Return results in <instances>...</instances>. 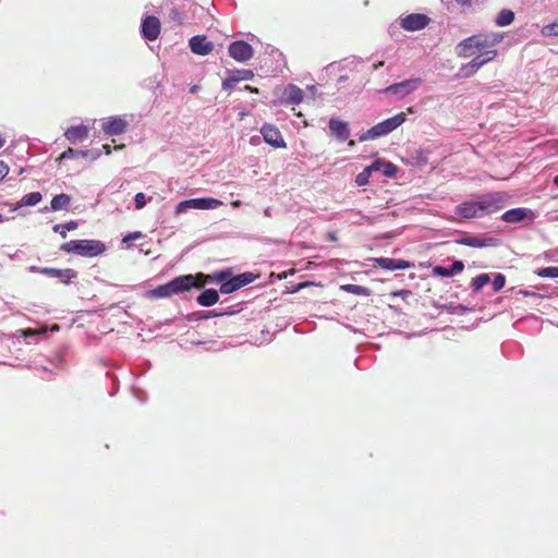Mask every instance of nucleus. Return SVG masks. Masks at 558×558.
<instances>
[{
	"mask_svg": "<svg viewBox=\"0 0 558 558\" xmlns=\"http://www.w3.org/2000/svg\"><path fill=\"white\" fill-rule=\"evenodd\" d=\"M122 148H124V144L118 145V146L114 147V149H122Z\"/></svg>",
	"mask_w": 558,
	"mask_h": 558,
	"instance_id": "obj_59",
	"label": "nucleus"
},
{
	"mask_svg": "<svg viewBox=\"0 0 558 558\" xmlns=\"http://www.w3.org/2000/svg\"><path fill=\"white\" fill-rule=\"evenodd\" d=\"M385 167H380L378 171H381L384 173Z\"/></svg>",
	"mask_w": 558,
	"mask_h": 558,
	"instance_id": "obj_61",
	"label": "nucleus"
},
{
	"mask_svg": "<svg viewBox=\"0 0 558 558\" xmlns=\"http://www.w3.org/2000/svg\"><path fill=\"white\" fill-rule=\"evenodd\" d=\"M501 209L500 197L484 195L477 201L464 202L456 207V214L463 219L482 218Z\"/></svg>",
	"mask_w": 558,
	"mask_h": 558,
	"instance_id": "obj_2",
	"label": "nucleus"
},
{
	"mask_svg": "<svg viewBox=\"0 0 558 558\" xmlns=\"http://www.w3.org/2000/svg\"><path fill=\"white\" fill-rule=\"evenodd\" d=\"M196 280L197 277H192V275L179 276L165 284L156 287L150 291V294L157 299L170 298L190 291L197 284Z\"/></svg>",
	"mask_w": 558,
	"mask_h": 558,
	"instance_id": "obj_4",
	"label": "nucleus"
},
{
	"mask_svg": "<svg viewBox=\"0 0 558 558\" xmlns=\"http://www.w3.org/2000/svg\"><path fill=\"white\" fill-rule=\"evenodd\" d=\"M489 281L490 277L488 274H481L472 280L471 288L473 289L474 292H478Z\"/></svg>",
	"mask_w": 558,
	"mask_h": 558,
	"instance_id": "obj_32",
	"label": "nucleus"
},
{
	"mask_svg": "<svg viewBox=\"0 0 558 558\" xmlns=\"http://www.w3.org/2000/svg\"><path fill=\"white\" fill-rule=\"evenodd\" d=\"M429 23V17L422 13H412L401 19L400 26L409 32L421 31Z\"/></svg>",
	"mask_w": 558,
	"mask_h": 558,
	"instance_id": "obj_12",
	"label": "nucleus"
},
{
	"mask_svg": "<svg viewBox=\"0 0 558 558\" xmlns=\"http://www.w3.org/2000/svg\"><path fill=\"white\" fill-rule=\"evenodd\" d=\"M78 225L76 221L71 220L64 225H56L53 226V231L59 233L63 239L66 236V231H72L77 229Z\"/></svg>",
	"mask_w": 558,
	"mask_h": 558,
	"instance_id": "obj_33",
	"label": "nucleus"
},
{
	"mask_svg": "<svg viewBox=\"0 0 558 558\" xmlns=\"http://www.w3.org/2000/svg\"><path fill=\"white\" fill-rule=\"evenodd\" d=\"M220 315H222V314L218 313L216 311H211L207 315H205L204 318L217 317V316H220Z\"/></svg>",
	"mask_w": 558,
	"mask_h": 558,
	"instance_id": "obj_47",
	"label": "nucleus"
},
{
	"mask_svg": "<svg viewBox=\"0 0 558 558\" xmlns=\"http://www.w3.org/2000/svg\"><path fill=\"white\" fill-rule=\"evenodd\" d=\"M407 117L404 112H400L396 114L392 118L386 119L374 126H372L369 130H367L365 133L360 135V142H365L369 140H375L380 136L387 135L395 131L397 128H399L404 121Z\"/></svg>",
	"mask_w": 558,
	"mask_h": 558,
	"instance_id": "obj_5",
	"label": "nucleus"
},
{
	"mask_svg": "<svg viewBox=\"0 0 558 558\" xmlns=\"http://www.w3.org/2000/svg\"><path fill=\"white\" fill-rule=\"evenodd\" d=\"M196 90H197V86L196 85L191 87V93H196Z\"/></svg>",
	"mask_w": 558,
	"mask_h": 558,
	"instance_id": "obj_57",
	"label": "nucleus"
},
{
	"mask_svg": "<svg viewBox=\"0 0 558 558\" xmlns=\"http://www.w3.org/2000/svg\"><path fill=\"white\" fill-rule=\"evenodd\" d=\"M412 295V291L410 290H405V289H402V290H398V291H392L390 293V296L392 298H396V296H400L402 300H407L408 298H410Z\"/></svg>",
	"mask_w": 558,
	"mask_h": 558,
	"instance_id": "obj_45",
	"label": "nucleus"
},
{
	"mask_svg": "<svg viewBox=\"0 0 558 558\" xmlns=\"http://www.w3.org/2000/svg\"><path fill=\"white\" fill-rule=\"evenodd\" d=\"M191 204H192L193 209L205 210V209L218 208L222 205V202L217 198H213V197H204V198H191Z\"/></svg>",
	"mask_w": 558,
	"mask_h": 558,
	"instance_id": "obj_21",
	"label": "nucleus"
},
{
	"mask_svg": "<svg viewBox=\"0 0 558 558\" xmlns=\"http://www.w3.org/2000/svg\"><path fill=\"white\" fill-rule=\"evenodd\" d=\"M496 57H497V50H486V51L475 56L469 63L462 65L460 69V74L463 77H471L483 65L495 60Z\"/></svg>",
	"mask_w": 558,
	"mask_h": 558,
	"instance_id": "obj_7",
	"label": "nucleus"
},
{
	"mask_svg": "<svg viewBox=\"0 0 558 558\" xmlns=\"http://www.w3.org/2000/svg\"><path fill=\"white\" fill-rule=\"evenodd\" d=\"M172 8L169 12V17L172 22H174L178 25H181L184 23L186 15L184 12V8L187 3H190L189 0H171Z\"/></svg>",
	"mask_w": 558,
	"mask_h": 558,
	"instance_id": "obj_19",
	"label": "nucleus"
},
{
	"mask_svg": "<svg viewBox=\"0 0 558 558\" xmlns=\"http://www.w3.org/2000/svg\"><path fill=\"white\" fill-rule=\"evenodd\" d=\"M525 208H514L502 214L501 219L508 223L520 222L526 217Z\"/></svg>",
	"mask_w": 558,
	"mask_h": 558,
	"instance_id": "obj_24",
	"label": "nucleus"
},
{
	"mask_svg": "<svg viewBox=\"0 0 558 558\" xmlns=\"http://www.w3.org/2000/svg\"><path fill=\"white\" fill-rule=\"evenodd\" d=\"M245 89H247V90H250L252 93H258L257 88H254V87L248 86V85L245 86Z\"/></svg>",
	"mask_w": 558,
	"mask_h": 558,
	"instance_id": "obj_53",
	"label": "nucleus"
},
{
	"mask_svg": "<svg viewBox=\"0 0 558 558\" xmlns=\"http://www.w3.org/2000/svg\"><path fill=\"white\" fill-rule=\"evenodd\" d=\"M421 78H410L400 83L392 84L386 87L383 92L386 94L398 95L404 97L414 92L421 84Z\"/></svg>",
	"mask_w": 558,
	"mask_h": 558,
	"instance_id": "obj_10",
	"label": "nucleus"
},
{
	"mask_svg": "<svg viewBox=\"0 0 558 558\" xmlns=\"http://www.w3.org/2000/svg\"><path fill=\"white\" fill-rule=\"evenodd\" d=\"M537 275L543 278H558V267L550 266L542 268L537 271Z\"/></svg>",
	"mask_w": 558,
	"mask_h": 558,
	"instance_id": "obj_35",
	"label": "nucleus"
},
{
	"mask_svg": "<svg viewBox=\"0 0 558 558\" xmlns=\"http://www.w3.org/2000/svg\"><path fill=\"white\" fill-rule=\"evenodd\" d=\"M554 184L558 187V174L554 178Z\"/></svg>",
	"mask_w": 558,
	"mask_h": 558,
	"instance_id": "obj_55",
	"label": "nucleus"
},
{
	"mask_svg": "<svg viewBox=\"0 0 558 558\" xmlns=\"http://www.w3.org/2000/svg\"><path fill=\"white\" fill-rule=\"evenodd\" d=\"M514 20V13L511 10L504 9L501 10L496 17V25L498 26H508Z\"/></svg>",
	"mask_w": 558,
	"mask_h": 558,
	"instance_id": "obj_29",
	"label": "nucleus"
},
{
	"mask_svg": "<svg viewBox=\"0 0 558 558\" xmlns=\"http://www.w3.org/2000/svg\"><path fill=\"white\" fill-rule=\"evenodd\" d=\"M504 39L501 33L476 34L472 35L457 46V53L461 58H470L480 54L486 50H496L495 47Z\"/></svg>",
	"mask_w": 558,
	"mask_h": 558,
	"instance_id": "obj_1",
	"label": "nucleus"
},
{
	"mask_svg": "<svg viewBox=\"0 0 558 558\" xmlns=\"http://www.w3.org/2000/svg\"><path fill=\"white\" fill-rule=\"evenodd\" d=\"M196 301L202 306H213L219 301V293L215 289H206L197 296Z\"/></svg>",
	"mask_w": 558,
	"mask_h": 558,
	"instance_id": "obj_23",
	"label": "nucleus"
},
{
	"mask_svg": "<svg viewBox=\"0 0 558 558\" xmlns=\"http://www.w3.org/2000/svg\"><path fill=\"white\" fill-rule=\"evenodd\" d=\"M101 155L99 149L96 150H81L80 157L89 158L92 160L97 159Z\"/></svg>",
	"mask_w": 558,
	"mask_h": 558,
	"instance_id": "obj_44",
	"label": "nucleus"
},
{
	"mask_svg": "<svg viewBox=\"0 0 558 558\" xmlns=\"http://www.w3.org/2000/svg\"><path fill=\"white\" fill-rule=\"evenodd\" d=\"M192 277H197L196 283L194 288L202 289L208 282H225L230 277V271H219L213 275H205L203 272H198L196 275H192Z\"/></svg>",
	"mask_w": 558,
	"mask_h": 558,
	"instance_id": "obj_16",
	"label": "nucleus"
},
{
	"mask_svg": "<svg viewBox=\"0 0 558 558\" xmlns=\"http://www.w3.org/2000/svg\"><path fill=\"white\" fill-rule=\"evenodd\" d=\"M264 141L274 148H286L287 144L278 128L272 124H264L260 129Z\"/></svg>",
	"mask_w": 558,
	"mask_h": 558,
	"instance_id": "obj_11",
	"label": "nucleus"
},
{
	"mask_svg": "<svg viewBox=\"0 0 558 558\" xmlns=\"http://www.w3.org/2000/svg\"><path fill=\"white\" fill-rule=\"evenodd\" d=\"M308 284H310L308 282L300 283L294 291H299V290L303 289L304 287H306Z\"/></svg>",
	"mask_w": 558,
	"mask_h": 558,
	"instance_id": "obj_52",
	"label": "nucleus"
},
{
	"mask_svg": "<svg viewBox=\"0 0 558 558\" xmlns=\"http://www.w3.org/2000/svg\"><path fill=\"white\" fill-rule=\"evenodd\" d=\"M5 141L4 138L0 135V148L4 145Z\"/></svg>",
	"mask_w": 558,
	"mask_h": 558,
	"instance_id": "obj_54",
	"label": "nucleus"
},
{
	"mask_svg": "<svg viewBox=\"0 0 558 558\" xmlns=\"http://www.w3.org/2000/svg\"><path fill=\"white\" fill-rule=\"evenodd\" d=\"M239 289H241V284L239 282L238 276L230 278L229 280L222 282L220 286V292L222 294H229Z\"/></svg>",
	"mask_w": 558,
	"mask_h": 558,
	"instance_id": "obj_30",
	"label": "nucleus"
},
{
	"mask_svg": "<svg viewBox=\"0 0 558 558\" xmlns=\"http://www.w3.org/2000/svg\"><path fill=\"white\" fill-rule=\"evenodd\" d=\"M5 220L4 216L2 214H0V223L3 222Z\"/></svg>",
	"mask_w": 558,
	"mask_h": 558,
	"instance_id": "obj_60",
	"label": "nucleus"
},
{
	"mask_svg": "<svg viewBox=\"0 0 558 558\" xmlns=\"http://www.w3.org/2000/svg\"><path fill=\"white\" fill-rule=\"evenodd\" d=\"M144 236V234L141 232V231H134V232H131L129 234H126L123 239H122V242L126 245H131V243L135 240H138V239H142Z\"/></svg>",
	"mask_w": 558,
	"mask_h": 558,
	"instance_id": "obj_39",
	"label": "nucleus"
},
{
	"mask_svg": "<svg viewBox=\"0 0 558 558\" xmlns=\"http://www.w3.org/2000/svg\"><path fill=\"white\" fill-rule=\"evenodd\" d=\"M71 202V198L66 194L56 195L50 203L51 209L57 211L61 209H65Z\"/></svg>",
	"mask_w": 558,
	"mask_h": 558,
	"instance_id": "obj_28",
	"label": "nucleus"
},
{
	"mask_svg": "<svg viewBox=\"0 0 558 558\" xmlns=\"http://www.w3.org/2000/svg\"><path fill=\"white\" fill-rule=\"evenodd\" d=\"M464 269V264L461 260H454L450 268H446L442 266H435L433 268V274L440 277H452Z\"/></svg>",
	"mask_w": 558,
	"mask_h": 558,
	"instance_id": "obj_22",
	"label": "nucleus"
},
{
	"mask_svg": "<svg viewBox=\"0 0 558 558\" xmlns=\"http://www.w3.org/2000/svg\"><path fill=\"white\" fill-rule=\"evenodd\" d=\"M543 36H558V21L543 26L541 31Z\"/></svg>",
	"mask_w": 558,
	"mask_h": 558,
	"instance_id": "obj_34",
	"label": "nucleus"
},
{
	"mask_svg": "<svg viewBox=\"0 0 558 558\" xmlns=\"http://www.w3.org/2000/svg\"><path fill=\"white\" fill-rule=\"evenodd\" d=\"M36 333H37V331L33 330V329H26V330L23 331L24 337H31V336H34Z\"/></svg>",
	"mask_w": 558,
	"mask_h": 558,
	"instance_id": "obj_48",
	"label": "nucleus"
},
{
	"mask_svg": "<svg viewBox=\"0 0 558 558\" xmlns=\"http://www.w3.org/2000/svg\"><path fill=\"white\" fill-rule=\"evenodd\" d=\"M88 134L89 130L84 124L71 126L64 132L65 138L72 144L85 141L88 137Z\"/></svg>",
	"mask_w": 558,
	"mask_h": 558,
	"instance_id": "obj_20",
	"label": "nucleus"
},
{
	"mask_svg": "<svg viewBox=\"0 0 558 558\" xmlns=\"http://www.w3.org/2000/svg\"><path fill=\"white\" fill-rule=\"evenodd\" d=\"M506 284V278L504 275L501 274H497L495 277H494V280H493V288H494V291H499L501 290Z\"/></svg>",
	"mask_w": 558,
	"mask_h": 558,
	"instance_id": "obj_38",
	"label": "nucleus"
},
{
	"mask_svg": "<svg viewBox=\"0 0 558 558\" xmlns=\"http://www.w3.org/2000/svg\"><path fill=\"white\" fill-rule=\"evenodd\" d=\"M238 81L233 74H230L223 82H222V88L225 90H230L236 85Z\"/></svg>",
	"mask_w": 558,
	"mask_h": 558,
	"instance_id": "obj_42",
	"label": "nucleus"
},
{
	"mask_svg": "<svg viewBox=\"0 0 558 558\" xmlns=\"http://www.w3.org/2000/svg\"><path fill=\"white\" fill-rule=\"evenodd\" d=\"M9 167L2 160H0V182L8 175Z\"/></svg>",
	"mask_w": 558,
	"mask_h": 558,
	"instance_id": "obj_46",
	"label": "nucleus"
},
{
	"mask_svg": "<svg viewBox=\"0 0 558 558\" xmlns=\"http://www.w3.org/2000/svg\"><path fill=\"white\" fill-rule=\"evenodd\" d=\"M340 289L355 295L368 296L371 294V290L368 288L359 284H342Z\"/></svg>",
	"mask_w": 558,
	"mask_h": 558,
	"instance_id": "obj_31",
	"label": "nucleus"
},
{
	"mask_svg": "<svg viewBox=\"0 0 558 558\" xmlns=\"http://www.w3.org/2000/svg\"><path fill=\"white\" fill-rule=\"evenodd\" d=\"M383 64H384V62H383V61H380V62H378L377 64H375V65H374V68H375V69L380 68Z\"/></svg>",
	"mask_w": 558,
	"mask_h": 558,
	"instance_id": "obj_56",
	"label": "nucleus"
},
{
	"mask_svg": "<svg viewBox=\"0 0 558 558\" xmlns=\"http://www.w3.org/2000/svg\"><path fill=\"white\" fill-rule=\"evenodd\" d=\"M375 264L386 270L408 269L412 264L404 259H395L388 257H378L374 259Z\"/></svg>",
	"mask_w": 558,
	"mask_h": 558,
	"instance_id": "obj_18",
	"label": "nucleus"
},
{
	"mask_svg": "<svg viewBox=\"0 0 558 558\" xmlns=\"http://www.w3.org/2000/svg\"><path fill=\"white\" fill-rule=\"evenodd\" d=\"M102 149L105 150L106 155H110L112 151L111 146L109 144H105L102 146Z\"/></svg>",
	"mask_w": 558,
	"mask_h": 558,
	"instance_id": "obj_49",
	"label": "nucleus"
},
{
	"mask_svg": "<svg viewBox=\"0 0 558 558\" xmlns=\"http://www.w3.org/2000/svg\"><path fill=\"white\" fill-rule=\"evenodd\" d=\"M229 56L238 62H245L253 57L254 50L250 44L244 40H236L229 46Z\"/></svg>",
	"mask_w": 558,
	"mask_h": 558,
	"instance_id": "obj_9",
	"label": "nucleus"
},
{
	"mask_svg": "<svg viewBox=\"0 0 558 558\" xmlns=\"http://www.w3.org/2000/svg\"><path fill=\"white\" fill-rule=\"evenodd\" d=\"M380 167H385L384 175L392 178L397 173V167L387 161L375 160L371 166L366 167L362 172H360L355 178V183L359 186H364L368 184L369 177L373 171H378Z\"/></svg>",
	"mask_w": 558,
	"mask_h": 558,
	"instance_id": "obj_6",
	"label": "nucleus"
},
{
	"mask_svg": "<svg viewBox=\"0 0 558 558\" xmlns=\"http://www.w3.org/2000/svg\"><path fill=\"white\" fill-rule=\"evenodd\" d=\"M231 205H232L233 207H240V206L242 205V202H241L240 199H236V201H233V202L231 203Z\"/></svg>",
	"mask_w": 558,
	"mask_h": 558,
	"instance_id": "obj_51",
	"label": "nucleus"
},
{
	"mask_svg": "<svg viewBox=\"0 0 558 558\" xmlns=\"http://www.w3.org/2000/svg\"><path fill=\"white\" fill-rule=\"evenodd\" d=\"M348 145H349L350 147H353V146L355 145V142H354V141H349Z\"/></svg>",
	"mask_w": 558,
	"mask_h": 558,
	"instance_id": "obj_58",
	"label": "nucleus"
},
{
	"mask_svg": "<svg viewBox=\"0 0 558 558\" xmlns=\"http://www.w3.org/2000/svg\"><path fill=\"white\" fill-rule=\"evenodd\" d=\"M286 100L290 104H300L303 100V90L295 85H288L284 89Z\"/></svg>",
	"mask_w": 558,
	"mask_h": 558,
	"instance_id": "obj_26",
	"label": "nucleus"
},
{
	"mask_svg": "<svg viewBox=\"0 0 558 558\" xmlns=\"http://www.w3.org/2000/svg\"><path fill=\"white\" fill-rule=\"evenodd\" d=\"M461 5H471L473 0H456Z\"/></svg>",
	"mask_w": 558,
	"mask_h": 558,
	"instance_id": "obj_50",
	"label": "nucleus"
},
{
	"mask_svg": "<svg viewBox=\"0 0 558 558\" xmlns=\"http://www.w3.org/2000/svg\"><path fill=\"white\" fill-rule=\"evenodd\" d=\"M128 129V121L120 117H111L102 123V131L110 136L123 134Z\"/></svg>",
	"mask_w": 558,
	"mask_h": 558,
	"instance_id": "obj_14",
	"label": "nucleus"
},
{
	"mask_svg": "<svg viewBox=\"0 0 558 558\" xmlns=\"http://www.w3.org/2000/svg\"><path fill=\"white\" fill-rule=\"evenodd\" d=\"M187 209H193L191 199L180 202L175 207V214L180 215V214L186 211Z\"/></svg>",
	"mask_w": 558,
	"mask_h": 558,
	"instance_id": "obj_41",
	"label": "nucleus"
},
{
	"mask_svg": "<svg viewBox=\"0 0 558 558\" xmlns=\"http://www.w3.org/2000/svg\"><path fill=\"white\" fill-rule=\"evenodd\" d=\"M190 48L195 54L207 56L214 50V44L205 36L197 35L190 39Z\"/></svg>",
	"mask_w": 558,
	"mask_h": 558,
	"instance_id": "obj_15",
	"label": "nucleus"
},
{
	"mask_svg": "<svg viewBox=\"0 0 558 558\" xmlns=\"http://www.w3.org/2000/svg\"><path fill=\"white\" fill-rule=\"evenodd\" d=\"M64 253H73L82 257H96L106 252L107 246L99 240H71L61 244Z\"/></svg>",
	"mask_w": 558,
	"mask_h": 558,
	"instance_id": "obj_3",
	"label": "nucleus"
},
{
	"mask_svg": "<svg viewBox=\"0 0 558 558\" xmlns=\"http://www.w3.org/2000/svg\"><path fill=\"white\" fill-rule=\"evenodd\" d=\"M236 276L239 278V282L241 284V288L252 283L257 278L256 275H254L253 272H250V271L243 272V274H240V275H236Z\"/></svg>",
	"mask_w": 558,
	"mask_h": 558,
	"instance_id": "obj_36",
	"label": "nucleus"
},
{
	"mask_svg": "<svg viewBox=\"0 0 558 558\" xmlns=\"http://www.w3.org/2000/svg\"><path fill=\"white\" fill-rule=\"evenodd\" d=\"M235 76L238 83L240 81H247L254 76V73L251 70H239L232 73Z\"/></svg>",
	"mask_w": 558,
	"mask_h": 558,
	"instance_id": "obj_37",
	"label": "nucleus"
},
{
	"mask_svg": "<svg viewBox=\"0 0 558 558\" xmlns=\"http://www.w3.org/2000/svg\"><path fill=\"white\" fill-rule=\"evenodd\" d=\"M160 21L153 15L146 16L141 26L142 35L147 40H156L160 34Z\"/></svg>",
	"mask_w": 558,
	"mask_h": 558,
	"instance_id": "obj_13",
	"label": "nucleus"
},
{
	"mask_svg": "<svg viewBox=\"0 0 558 558\" xmlns=\"http://www.w3.org/2000/svg\"><path fill=\"white\" fill-rule=\"evenodd\" d=\"M493 239H485L478 236H465L460 240H457V243L470 246V247H485L490 244Z\"/></svg>",
	"mask_w": 558,
	"mask_h": 558,
	"instance_id": "obj_25",
	"label": "nucleus"
},
{
	"mask_svg": "<svg viewBox=\"0 0 558 558\" xmlns=\"http://www.w3.org/2000/svg\"><path fill=\"white\" fill-rule=\"evenodd\" d=\"M134 202H135L136 209L144 208L147 203L146 195L143 192L137 193L134 197Z\"/></svg>",
	"mask_w": 558,
	"mask_h": 558,
	"instance_id": "obj_40",
	"label": "nucleus"
},
{
	"mask_svg": "<svg viewBox=\"0 0 558 558\" xmlns=\"http://www.w3.org/2000/svg\"><path fill=\"white\" fill-rule=\"evenodd\" d=\"M330 240L335 241L336 240V235H330Z\"/></svg>",
	"mask_w": 558,
	"mask_h": 558,
	"instance_id": "obj_62",
	"label": "nucleus"
},
{
	"mask_svg": "<svg viewBox=\"0 0 558 558\" xmlns=\"http://www.w3.org/2000/svg\"><path fill=\"white\" fill-rule=\"evenodd\" d=\"M31 270L33 272H37L47 277L57 278L64 284H69L72 281V279H75L77 277V272L72 268L58 269L33 266L31 267Z\"/></svg>",
	"mask_w": 558,
	"mask_h": 558,
	"instance_id": "obj_8",
	"label": "nucleus"
},
{
	"mask_svg": "<svg viewBox=\"0 0 558 558\" xmlns=\"http://www.w3.org/2000/svg\"><path fill=\"white\" fill-rule=\"evenodd\" d=\"M80 154H81V150L68 148L60 155L59 160L69 159V158H73V157H80Z\"/></svg>",
	"mask_w": 558,
	"mask_h": 558,
	"instance_id": "obj_43",
	"label": "nucleus"
},
{
	"mask_svg": "<svg viewBox=\"0 0 558 558\" xmlns=\"http://www.w3.org/2000/svg\"><path fill=\"white\" fill-rule=\"evenodd\" d=\"M329 130L331 134L340 142H345L350 136L349 124L337 118H331L329 120Z\"/></svg>",
	"mask_w": 558,
	"mask_h": 558,
	"instance_id": "obj_17",
	"label": "nucleus"
},
{
	"mask_svg": "<svg viewBox=\"0 0 558 558\" xmlns=\"http://www.w3.org/2000/svg\"><path fill=\"white\" fill-rule=\"evenodd\" d=\"M43 199V196L39 192H32L25 194L20 202L16 204V207H26V206H35Z\"/></svg>",
	"mask_w": 558,
	"mask_h": 558,
	"instance_id": "obj_27",
	"label": "nucleus"
}]
</instances>
